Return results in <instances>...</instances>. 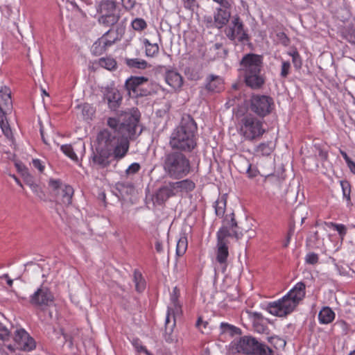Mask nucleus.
I'll use <instances>...</instances> for the list:
<instances>
[{
	"label": "nucleus",
	"instance_id": "8fccbe9b",
	"mask_svg": "<svg viewBox=\"0 0 355 355\" xmlns=\"http://www.w3.org/2000/svg\"><path fill=\"white\" fill-rule=\"evenodd\" d=\"M277 37L284 46H288L289 44L290 40L284 32L277 33Z\"/></svg>",
	"mask_w": 355,
	"mask_h": 355
},
{
	"label": "nucleus",
	"instance_id": "9d476101",
	"mask_svg": "<svg viewBox=\"0 0 355 355\" xmlns=\"http://www.w3.org/2000/svg\"><path fill=\"white\" fill-rule=\"evenodd\" d=\"M225 32L226 36L230 40L243 42L248 40L247 32L244 29L243 22L238 15L232 17Z\"/></svg>",
	"mask_w": 355,
	"mask_h": 355
},
{
	"label": "nucleus",
	"instance_id": "49530a36",
	"mask_svg": "<svg viewBox=\"0 0 355 355\" xmlns=\"http://www.w3.org/2000/svg\"><path fill=\"white\" fill-rule=\"evenodd\" d=\"M291 69V63L288 61H283L282 64L280 76L282 78H286L289 74Z\"/></svg>",
	"mask_w": 355,
	"mask_h": 355
},
{
	"label": "nucleus",
	"instance_id": "0eeeda50",
	"mask_svg": "<svg viewBox=\"0 0 355 355\" xmlns=\"http://www.w3.org/2000/svg\"><path fill=\"white\" fill-rule=\"evenodd\" d=\"M96 10L98 24L105 27L116 24L121 16L116 0H102L96 3Z\"/></svg>",
	"mask_w": 355,
	"mask_h": 355
},
{
	"label": "nucleus",
	"instance_id": "473e14b6",
	"mask_svg": "<svg viewBox=\"0 0 355 355\" xmlns=\"http://www.w3.org/2000/svg\"><path fill=\"white\" fill-rule=\"evenodd\" d=\"M100 38H101V40H102L104 46H106L107 48L111 46L116 40L115 33L113 31H112L111 30H109L108 31H107Z\"/></svg>",
	"mask_w": 355,
	"mask_h": 355
},
{
	"label": "nucleus",
	"instance_id": "bf43d9fd",
	"mask_svg": "<svg viewBox=\"0 0 355 355\" xmlns=\"http://www.w3.org/2000/svg\"><path fill=\"white\" fill-rule=\"evenodd\" d=\"M49 185L53 190H57L61 187V182L59 180L51 179Z\"/></svg>",
	"mask_w": 355,
	"mask_h": 355
},
{
	"label": "nucleus",
	"instance_id": "f03ea898",
	"mask_svg": "<svg viewBox=\"0 0 355 355\" xmlns=\"http://www.w3.org/2000/svg\"><path fill=\"white\" fill-rule=\"evenodd\" d=\"M305 295V284L302 282H297L282 298L270 302L266 310L275 316L286 317L296 309L304 299Z\"/></svg>",
	"mask_w": 355,
	"mask_h": 355
},
{
	"label": "nucleus",
	"instance_id": "f257e3e1",
	"mask_svg": "<svg viewBox=\"0 0 355 355\" xmlns=\"http://www.w3.org/2000/svg\"><path fill=\"white\" fill-rule=\"evenodd\" d=\"M107 128L101 129L96 135L94 164L102 168L109 166L112 161L116 162L123 159L130 148L129 139L136 132L135 121L121 123L116 117H109Z\"/></svg>",
	"mask_w": 355,
	"mask_h": 355
},
{
	"label": "nucleus",
	"instance_id": "de8ad7c7",
	"mask_svg": "<svg viewBox=\"0 0 355 355\" xmlns=\"http://www.w3.org/2000/svg\"><path fill=\"white\" fill-rule=\"evenodd\" d=\"M319 257L318 254L311 252L306 254L305 261L307 263L314 265L318 262Z\"/></svg>",
	"mask_w": 355,
	"mask_h": 355
},
{
	"label": "nucleus",
	"instance_id": "39448f33",
	"mask_svg": "<svg viewBox=\"0 0 355 355\" xmlns=\"http://www.w3.org/2000/svg\"><path fill=\"white\" fill-rule=\"evenodd\" d=\"M162 166L166 175L173 180H181L191 171L190 160L181 152L166 153Z\"/></svg>",
	"mask_w": 355,
	"mask_h": 355
},
{
	"label": "nucleus",
	"instance_id": "e2e57ef3",
	"mask_svg": "<svg viewBox=\"0 0 355 355\" xmlns=\"http://www.w3.org/2000/svg\"><path fill=\"white\" fill-rule=\"evenodd\" d=\"M340 153L345 159L347 166L349 165L350 163H352L353 161L351 159V158L348 156V155L345 152L344 150H340Z\"/></svg>",
	"mask_w": 355,
	"mask_h": 355
},
{
	"label": "nucleus",
	"instance_id": "4468645a",
	"mask_svg": "<svg viewBox=\"0 0 355 355\" xmlns=\"http://www.w3.org/2000/svg\"><path fill=\"white\" fill-rule=\"evenodd\" d=\"M259 343L252 337L244 336L237 344V350L245 354H254L258 349Z\"/></svg>",
	"mask_w": 355,
	"mask_h": 355
},
{
	"label": "nucleus",
	"instance_id": "5701e85b",
	"mask_svg": "<svg viewBox=\"0 0 355 355\" xmlns=\"http://www.w3.org/2000/svg\"><path fill=\"white\" fill-rule=\"evenodd\" d=\"M0 128L5 137L10 141H13V135L10 126L6 119V112L2 111V105H0Z\"/></svg>",
	"mask_w": 355,
	"mask_h": 355
},
{
	"label": "nucleus",
	"instance_id": "c03bdc74",
	"mask_svg": "<svg viewBox=\"0 0 355 355\" xmlns=\"http://www.w3.org/2000/svg\"><path fill=\"white\" fill-rule=\"evenodd\" d=\"M164 187L168 191V193L169 195H171V197L180 193L178 182H169L168 184Z\"/></svg>",
	"mask_w": 355,
	"mask_h": 355
},
{
	"label": "nucleus",
	"instance_id": "f3484780",
	"mask_svg": "<svg viewBox=\"0 0 355 355\" xmlns=\"http://www.w3.org/2000/svg\"><path fill=\"white\" fill-rule=\"evenodd\" d=\"M229 257V250L227 243H217L216 261L222 266L223 272L226 270L227 266V258Z\"/></svg>",
	"mask_w": 355,
	"mask_h": 355
},
{
	"label": "nucleus",
	"instance_id": "c756f323",
	"mask_svg": "<svg viewBox=\"0 0 355 355\" xmlns=\"http://www.w3.org/2000/svg\"><path fill=\"white\" fill-rule=\"evenodd\" d=\"M98 64L107 70H113L116 67V60L110 57L101 58L98 60Z\"/></svg>",
	"mask_w": 355,
	"mask_h": 355
},
{
	"label": "nucleus",
	"instance_id": "052dcab7",
	"mask_svg": "<svg viewBox=\"0 0 355 355\" xmlns=\"http://www.w3.org/2000/svg\"><path fill=\"white\" fill-rule=\"evenodd\" d=\"M271 342L278 344L279 347H284L286 345V341L282 338L277 337L271 338Z\"/></svg>",
	"mask_w": 355,
	"mask_h": 355
},
{
	"label": "nucleus",
	"instance_id": "5fc2aeb1",
	"mask_svg": "<svg viewBox=\"0 0 355 355\" xmlns=\"http://www.w3.org/2000/svg\"><path fill=\"white\" fill-rule=\"evenodd\" d=\"M142 87L143 85H139L137 87H135V98H137L139 96H146L148 94V92L146 90H144Z\"/></svg>",
	"mask_w": 355,
	"mask_h": 355
},
{
	"label": "nucleus",
	"instance_id": "a211bd4d",
	"mask_svg": "<svg viewBox=\"0 0 355 355\" xmlns=\"http://www.w3.org/2000/svg\"><path fill=\"white\" fill-rule=\"evenodd\" d=\"M179 290L177 287L173 288V293L171 296V306H168L166 313V324L169 322L170 318L175 317V315H178L181 313V306L178 302V294Z\"/></svg>",
	"mask_w": 355,
	"mask_h": 355
},
{
	"label": "nucleus",
	"instance_id": "a19ab883",
	"mask_svg": "<svg viewBox=\"0 0 355 355\" xmlns=\"http://www.w3.org/2000/svg\"><path fill=\"white\" fill-rule=\"evenodd\" d=\"M24 180L26 185H28L33 192L37 193L39 186L35 183L34 178L29 173L24 174Z\"/></svg>",
	"mask_w": 355,
	"mask_h": 355
},
{
	"label": "nucleus",
	"instance_id": "f8f14e48",
	"mask_svg": "<svg viewBox=\"0 0 355 355\" xmlns=\"http://www.w3.org/2000/svg\"><path fill=\"white\" fill-rule=\"evenodd\" d=\"M237 227V223L234 218V214H232V217L231 218L230 223H229V227L223 226L218 231L217 243H220V241L227 243L226 239L232 236V235L237 239L241 238L243 234L241 232H238Z\"/></svg>",
	"mask_w": 355,
	"mask_h": 355
},
{
	"label": "nucleus",
	"instance_id": "69168bd1",
	"mask_svg": "<svg viewBox=\"0 0 355 355\" xmlns=\"http://www.w3.org/2000/svg\"><path fill=\"white\" fill-rule=\"evenodd\" d=\"M0 279H6L8 285L10 287L12 286L13 280L10 278L8 274H3L2 276H0Z\"/></svg>",
	"mask_w": 355,
	"mask_h": 355
},
{
	"label": "nucleus",
	"instance_id": "f704fd0d",
	"mask_svg": "<svg viewBox=\"0 0 355 355\" xmlns=\"http://www.w3.org/2000/svg\"><path fill=\"white\" fill-rule=\"evenodd\" d=\"M187 239L185 236H182L179 239L176 246V254L178 256H182L187 249Z\"/></svg>",
	"mask_w": 355,
	"mask_h": 355
},
{
	"label": "nucleus",
	"instance_id": "13d9d810",
	"mask_svg": "<svg viewBox=\"0 0 355 355\" xmlns=\"http://www.w3.org/2000/svg\"><path fill=\"white\" fill-rule=\"evenodd\" d=\"M345 38L349 43L355 45V30L349 31L346 34Z\"/></svg>",
	"mask_w": 355,
	"mask_h": 355
},
{
	"label": "nucleus",
	"instance_id": "37998d69",
	"mask_svg": "<svg viewBox=\"0 0 355 355\" xmlns=\"http://www.w3.org/2000/svg\"><path fill=\"white\" fill-rule=\"evenodd\" d=\"M288 55L292 57V61L295 68L297 69H300L302 65V61L300 53L297 51H293L288 53Z\"/></svg>",
	"mask_w": 355,
	"mask_h": 355
},
{
	"label": "nucleus",
	"instance_id": "20e7f679",
	"mask_svg": "<svg viewBox=\"0 0 355 355\" xmlns=\"http://www.w3.org/2000/svg\"><path fill=\"white\" fill-rule=\"evenodd\" d=\"M262 63V57L254 53L245 55L240 61V75L244 78L246 85L252 89H259L265 83L261 74Z\"/></svg>",
	"mask_w": 355,
	"mask_h": 355
},
{
	"label": "nucleus",
	"instance_id": "0e129e2a",
	"mask_svg": "<svg viewBox=\"0 0 355 355\" xmlns=\"http://www.w3.org/2000/svg\"><path fill=\"white\" fill-rule=\"evenodd\" d=\"M135 347L139 352H144L146 354H149V352L145 346H143L142 345H137Z\"/></svg>",
	"mask_w": 355,
	"mask_h": 355
},
{
	"label": "nucleus",
	"instance_id": "79ce46f5",
	"mask_svg": "<svg viewBox=\"0 0 355 355\" xmlns=\"http://www.w3.org/2000/svg\"><path fill=\"white\" fill-rule=\"evenodd\" d=\"M171 197V195H169L168 191L164 186L161 187L156 193L157 201L161 203L164 202Z\"/></svg>",
	"mask_w": 355,
	"mask_h": 355
},
{
	"label": "nucleus",
	"instance_id": "ea45409f",
	"mask_svg": "<svg viewBox=\"0 0 355 355\" xmlns=\"http://www.w3.org/2000/svg\"><path fill=\"white\" fill-rule=\"evenodd\" d=\"M60 149L62 152L73 161H78V156L73 150V148L70 144H64L61 146Z\"/></svg>",
	"mask_w": 355,
	"mask_h": 355
},
{
	"label": "nucleus",
	"instance_id": "e433bc0d",
	"mask_svg": "<svg viewBox=\"0 0 355 355\" xmlns=\"http://www.w3.org/2000/svg\"><path fill=\"white\" fill-rule=\"evenodd\" d=\"M325 225L329 227H333L336 230L341 239H343L347 234V228L343 224H337L333 222L325 223Z\"/></svg>",
	"mask_w": 355,
	"mask_h": 355
},
{
	"label": "nucleus",
	"instance_id": "423d86ee",
	"mask_svg": "<svg viewBox=\"0 0 355 355\" xmlns=\"http://www.w3.org/2000/svg\"><path fill=\"white\" fill-rule=\"evenodd\" d=\"M12 342L10 341V334L8 331V337L4 342L1 340L0 352L1 355H8L5 348L11 353L16 349L31 352L36 347V343L33 337L23 328L17 329L13 333Z\"/></svg>",
	"mask_w": 355,
	"mask_h": 355
},
{
	"label": "nucleus",
	"instance_id": "9b49d317",
	"mask_svg": "<svg viewBox=\"0 0 355 355\" xmlns=\"http://www.w3.org/2000/svg\"><path fill=\"white\" fill-rule=\"evenodd\" d=\"M54 300L51 291L46 287L41 286L30 297V303L35 306H47Z\"/></svg>",
	"mask_w": 355,
	"mask_h": 355
},
{
	"label": "nucleus",
	"instance_id": "3c124183",
	"mask_svg": "<svg viewBox=\"0 0 355 355\" xmlns=\"http://www.w3.org/2000/svg\"><path fill=\"white\" fill-rule=\"evenodd\" d=\"M122 6L127 10H131L135 5V0H121Z\"/></svg>",
	"mask_w": 355,
	"mask_h": 355
},
{
	"label": "nucleus",
	"instance_id": "dca6fc26",
	"mask_svg": "<svg viewBox=\"0 0 355 355\" xmlns=\"http://www.w3.org/2000/svg\"><path fill=\"white\" fill-rule=\"evenodd\" d=\"M165 80L175 90L180 89L183 85V78L175 70L166 71L165 73Z\"/></svg>",
	"mask_w": 355,
	"mask_h": 355
},
{
	"label": "nucleus",
	"instance_id": "2f4dec72",
	"mask_svg": "<svg viewBox=\"0 0 355 355\" xmlns=\"http://www.w3.org/2000/svg\"><path fill=\"white\" fill-rule=\"evenodd\" d=\"M73 195V189L69 185H64L62 188V203L69 205L71 203Z\"/></svg>",
	"mask_w": 355,
	"mask_h": 355
},
{
	"label": "nucleus",
	"instance_id": "7ed1b4c3",
	"mask_svg": "<svg viewBox=\"0 0 355 355\" xmlns=\"http://www.w3.org/2000/svg\"><path fill=\"white\" fill-rule=\"evenodd\" d=\"M195 122L192 119H183L172 132L169 145L172 149L191 152L196 146Z\"/></svg>",
	"mask_w": 355,
	"mask_h": 355
},
{
	"label": "nucleus",
	"instance_id": "2eb2a0df",
	"mask_svg": "<svg viewBox=\"0 0 355 355\" xmlns=\"http://www.w3.org/2000/svg\"><path fill=\"white\" fill-rule=\"evenodd\" d=\"M205 89L211 92H220L224 89V80L222 77L216 75H209L207 77Z\"/></svg>",
	"mask_w": 355,
	"mask_h": 355
},
{
	"label": "nucleus",
	"instance_id": "393cba45",
	"mask_svg": "<svg viewBox=\"0 0 355 355\" xmlns=\"http://www.w3.org/2000/svg\"><path fill=\"white\" fill-rule=\"evenodd\" d=\"M142 43L145 46V53L147 57L154 58L158 55L159 51L158 44L151 43L147 38H144Z\"/></svg>",
	"mask_w": 355,
	"mask_h": 355
},
{
	"label": "nucleus",
	"instance_id": "774afa93",
	"mask_svg": "<svg viewBox=\"0 0 355 355\" xmlns=\"http://www.w3.org/2000/svg\"><path fill=\"white\" fill-rule=\"evenodd\" d=\"M205 21L207 23V26L208 27L211 26L213 23L211 17V16L206 17L205 19Z\"/></svg>",
	"mask_w": 355,
	"mask_h": 355
},
{
	"label": "nucleus",
	"instance_id": "cd10ccee",
	"mask_svg": "<svg viewBox=\"0 0 355 355\" xmlns=\"http://www.w3.org/2000/svg\"><path fill=\"white\" fill-rule=\"evenodd\" d=\"M274 150L272 142L261 143L255 148V153L257 155L268 156Z\"/></svg>",
	"mask_w": 355,
	"mask_h": 355
},
{
	"label": "nucleus",
	"instance_id": "09e8293b",
	"mask_svg": "<svg viewBox=\"0 0 355 355\" xmlns=\"http://www.w3.org/2000/svg\"><path fill=\"white\" fill-rule=\"evenodd\" d=\"M139 164L135 162L131 164L126 169L125 172L128 175L137 173L140 170Z\"/></svg>",
	"mask_w": 355,
	"mask_h": 355
},
{
	"label": "nucleus",
	"instance_id": "4d7b16f0",
	"mask_svg": "<svg viewBox=\"0 0 355 355\" xmlns=\"http://www.w3.org/2000/svg\"><path fill=\"white\" fill-rule=\"evenodd\" d=\"M94 112L93 107L87 103H85L83 105V114L84 115L89 116V114H92Z\"/></svg>",
	"mask_w": 355,
	"mask_h": 355
},
{
	"label": "nucleus",
	"instance_id": "1a4fd4ad",
	"mask_svg": "<svg viewBox=\"0 0 355 355\" xmlns=\"http://www.w3.org/2000/svg\"><path fill=\"white\" fill-rule=\"evenodd\" d=\"M250 110L261 117L268 115L274 107L273 99L265 95H254L250 99Z\"/></svg>",
	"mask_w": 355,
	"mask_h": 355
},
{
	"label": "nucleus",
	"instance_id": "72a5a7b5",
	"mask_svg": "<svg viewBox=\"0 0 355 355\" xmlns=\"http://www.w3.org/2000/svg\"><path fill=\"white\" fill-rule=\"evenodd\" d=\"M340 186L343 191V198L346 200L348 205L351 203V185L347 180L340 181Z\"/></svg>",
	"mask_w": 355,
	"mask_h": 355
},
{
	"label": "nucleus",
	"instance_id": "c85d7f7f",
	"mask_svg": "<svg viewBox=\"0 0 355 355\" xmlns=\"http://www.w3.org/2000/svg\"><path fill=\"white\" fill-rule=\"evenodd\" d=\"M180 192H191L196 188V183L190 179L178 181Z\"/></svg>",
	"mask_w": 355,
	"mask_h": 355
},
{
	"label": "nucleus",
	"instance_id": "6e6552de",
	"mask_svg": "<svg viewBox=\"0 0 355 355\" xmlns=\"http://www.w3.org/2000/svg\"><path fill=\"white\" fill-rule=\"evenodd\" d=\"M238 132L245 140L252 141L264 134L263 122L257 116L248 114L241 119Z\"/></svg>",
	"mask_w": 355,
	"mask_h": 355
},
{
	"label": "nucleus",
	"instance_id": "6ab92c4d",
	"mask_svg": "<svg viewBox=\"0 0 355 355\" xmlns=\"http://www.w3.org/2000/svg\"><path fill=\"white\" fill-rule=\"evenodd\" d=\"M104 99L107 101L108 106L111 110H116L119 107L122 97L116 89H111L106 90Z\"/></svg>",
	"mask_w": 355,
	"mask_h": 355
},
{
	"label": "nucleus",
	"instance_id": "a18cd8bd",
	"mask_svg": "<svg viewBox=\"0 0 355 355\" xmlns=\"http://www.w3.org/2000/svg\"><path fill=\"white\" fill-rule=\"evenodd\" d=\"M254 355H272V351L265 345L259 343Z\"/></svg>",
	"mask_w": 355,
	"mask_h": 355
},
{
	"label": "nucleus",
	"instance_id": "a878e982",
	"mask_svg": "<svg viewBox=\"0 0 355 355\" xmlns=\"http://www.w3.org/2000/svg\"><path fill=\"white\" fill-rule=\"evenodd\" d=\"M0 105H2V111L10 109L12 106L10 92L8 88L5 87L0 91Z\"/></svg>",
	"mask_w": 355,
	"mask_h": 355
},
{
	"label": "nucleus",
	"instance_id": "58836bf2",
	"mask_svg": "<svg viewBox=\"0 0 355 355\" xmlns=\"http://www.w3.org/2000/svg\"><path fill=\"white\" fill-rule=\"evenodd\" d=\"M134 281L135 283L136 290L139 293L143 292L146 288V282L141 274L135 272L134 275Z\"/></svg>",
	"mask_w": 355,
	"mask_h": 355
},
{
	"label": "nucleus",
	"instance_id": "b1692460",
	"mask_svg": "<svg viewBox=\"0 0 355 355\" xmlns=\"http://www.w3.org/2000/svg\"><path fill=\"white\" fill-rule=\"evenodd\" d=\"M173 321L171 324V318L169 322L166 324V319L165 320V332L164 334V340L168 343H173L177 341V336L173 333V328L175 326V318H173Z\"/></svg>",
	"mask_w": 355,
	"mask_h": 355
},
{
	"label": "nucleus",
	"instance_id": "603ef678",
	"mask_svg": "<svg viewBox=\"0 0 355 355\" xmlns=\"http://www.w3.org/2000/svg\"><path fill=\"white\" fill-rule=\"evenodd\" d=\"M220 329H222L223 332H234L235 329H236L234 326L225 322H222L220 324Z\"/></svg>",
	"mask_w": 355,
	"mask_h": 355
},
{
	"label": "nucleus",
	"instance_id": "4c0bfd02",
	"mask_svg": "<svg viewBox=\"0 0 355 355\" xmlns=\"http://www.w3.org/2000/svg\"><path fill=\"white\" fill-rule=\"evenodd\" d=\"M131 26L135 31L141 32L147 28V23L144 19L137 17L132 21Z\"/></svg>",
	"mask_w": 355,
	"mask_h": 355
},
{
	"label": "nucleus",
	"instance_id": "c9c22d12",
	"mask_svg": "<svg viewBox=\"0 0 355 355\" xmlns=\"http://www.w3.org/2000/svg\"><path fill=\"white\" fill-rule=\"evenodd\" d=\"M107 47L104 46V44L101 38H98L92 45V52L93 54L96 55H99L103 54L106 50Z\"/></svg>",
	"mask_w": 355,
	"mask_h": 355
},
{
	"label": "nucleus",
	"instance_id": "4be33fe9",
	"mask_svg": "<svg viewBox=\"0 0 355 355\" xmlns=\"http://www.w3.org/2000/svg\"><path fill=\"white\" fill-rule=\"evenodd\" d=\"M336 317L334 311L329 306H324L319 312L318 320L320 324H328L332 322Z\"/></svg>",
	"mask_w": 355,
	"mask_h": 355
},
{
	"label": "nucleus",
	"instance_id": "412c9836",
	"mask_svg": "<svg viewBox=\"0 0 355 355\" xmlns=\"http://www.w3.org/2000/svg\"><path fill=\"white\" fill-rule=\"evenodd\" d=\"M230 12L226 9L218 8L214 15L215 26L218 28H221L230 19Z\"/></svg>",
	"mask_w": 355,
	"mask_h": 355
},
{
	"label": "nucleus",
	"instance_id": "864d4df0",
	"mask_svg": "<svg viewBox=\"0 0 355 355\" xmlns=\"http://www.w3.org/2000/svg\"><path fill=\"white\" fill-rule=\"evenodd\" d=\"M33 166L38 169L40 173H42L44 170V166L43 165L42 161L39 159H33Z\"/></svg>",
	"mask_w": 355,
	"mask_h": 355
},
{
	"label": "nucleus",
	"instance_id": "ddd939ff",
	"mask_svg": "<svg viewBox=\"0 0 355 355\" xmlns=\"http://www.w3.org/2000/svg\"><path fill=\"white\" fill-rule=\"evenodd\" d=\"M236 167L240 173H246L249 178L257 177L259 171L256 166H252L249 159L244 156H239L236 161Z\"/></svg>",
	"mask_w": 355,
	"mask_h": 355
},
{
	"label": "nucleus",
	"instance_id": "6e6d98bb",
	"mask_svg": "<svg viewBox=\"0 0 355 355\" xmlns=\"http://www.w3.org/2000/svg\"><path fill=\"white\" fill-rule=\"evenodd\" d=\"M183 3L186 9L193 10L196 6V0H183Z\"/></svg>",
	"mask_w": 355,
	"mask_h": 355
},
{
	"label": "nucleus",
	"instance_id": "aec40b11",
	"mask_svg": "<svg viewBox=\"0 0 355 355\" xmlns=\"http://www.w3.org/2000/svg\"><path fill=\"white\" fill-rule=\"evenodd\" d=\"M148 79L144 76H132L125 82V87L130 97L135 98V87L139 85H144Z\"/></svg>",
	"mask_w": 355,
	"mask_h": 355
},
{
	"label": "nucleus",
	"instance_id": "7c9ffc66",
	"mask_svg": "<svg viewBox=\"0 0 355 355\" xmlns=\"http://www.w3.org/2000/svg\"><path fill=\"white\" fill-rule=\"evenodd\" d=\"M125 63L130 68L139 69H145L148 67V62L139 58L127 59Z\"/></svg>",
	"mask_w": 355,
	"mask_h": 355
},
{
	"label": "nucleus",
	"instance_id": "bb28decb",
	"mask_svg": "<svg viewBox=\"0 0 355 355\" xmlns=\"http://www.w3.org/2000/svg\"><path fill=\"white\" fill-rule=\"evenodd\" d=\"M227 205V196L223 195L220 196L214 202L215 213L217 216L221 218L224 216Z\"/></svg>",
	"mask_w": 355,
	"mask_h": 355
},
{
	"label": "nucleus",
	"instance_id": "680f3d73",
	"mask_svg": "<svg viewBox=\"0 0 355 355\" xmlns=\"http://www.w3.org/2000/svg\"><path fill=\"white\" fill-rule=\"evenodd\" d=\"M155 248L157 252H158V253L162 252L163 250H164L162 242L160 241L159 240H156V241L155 243Z\"/></svg>",
	"mask_w": 355,
	"mask_h": 355
},
{
	"label": "nucleus",
	"instance_id": "338daca9",
	"mask_svg": "<svg viewBox=\"0 0 355 355\" xmlns=\"http://www.w3.org/2000/svg\"><path fill=\"white\" fill-rule=\"evenodd\" d=\"M351 173H352L354 175H355V162H352L349 164V165L347 166Z\"/></svg>",
	"mask_w": 355,
	"mask_h": 355
}]
</instances>
